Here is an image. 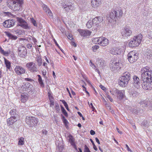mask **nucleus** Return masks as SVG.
Segmentation results:
<instances>
[{
    "label": "nucleus",
    "instance_id": "f257e3e1",
    "mask_svg": "<svg viewBox=\"0 0 152 152\" xmlns=\"http://www.w3.org/2000/svg\"><path fill=\"white\" fill-rule=\"evenodd\" d=\"M141 81L143 82L142 84V88L145 90L152 89V70H150L148 67L142 68L141 71Z\"/></svg>",
    "mask_w": 152,
    "mask_h": 152
},
{
    "label": "nucleus",
    "instance_id": "f03ea898",
    "mask_svg": "<svg viewBox=\"0 0 152 152\" xmlns=\"http://www.w3.org/2000/svg\"><path fill=\"white\" fill-rule=\"evenodd\" d=\"M11 9L14 11H18L22 8L24 3L23 0H10Z\"/></svg>",
    "mask_w": 152,
    "mask_h": 152
},
{
    "label": "nucleus",
    "instance_id": "7ed1b4c3",
    "mask_svg": "<svg viewBox=\"0 0 152 152\" xmlns=\"http://www.w3.org/2000/svg\"><path fill=\"white\" fill-rule=\"evenodd\" d=\"M130 78V74L129 72H126L124 73L123 75L119 79V85L122 87L126 86Z\"/></svg>",
    "mask_w": 152,
    "mask_h": 152
},
{
    "label": "nucleus",
    "instance_id": "20e7f679",
    "mask_svg": "<svg viewBox=\"0 0 152 152\" xmlns=\"http://www.w3.org/2000/svg\"><path fill=\"white\" fill-rule=\"evenodd\" d=\"M142 37V35L141 34L134 36L129 43V46L131 48L138 46L141 42Z\"/></svg>",
    "mask_w": 152,
    "mask_h": 152
},
{
    "label": "nucleus",
    "instance_id": "39448f33",
    "mask_svg": "<svg viewBox=\"0 0 152 152\" xmlns=\"http://www.w3.org/2000/svg\"><path fill=\"white\" fill-rule=\"evenodd\" d=\"M123 14L122 10H113L110 14V17L112 20L116 21L118 18L121 17Z\"/></svg>",
    "mask_w": 152,
    "mask_h": 152
},
{
    "label": "nucleus",
    "instance_id": "423d86ee",
    "mask_svg": "<svg viewBox=\"0 0 152 152\" xmlns=\"http://www.w3.org/2000/svg\"><path fill=\"white\" fill-rule=\"evenodd\" d=\"M26 123L30 126L33 127L37 125L38 119L33 117L26 116Z\"/></svg>",
    "mask_w": 152,
    "mask_h": 152
},
{
    "label": "nucleus",
    "instance_id": "0eeeda50",
    "mask_svg": "<svg viewBox=\"0 0 152 152\" xmlns=\"http://www.w3.org/2000/svg\"><path fill=\"white\" fill-rule=\"evenodd\" d=\"M138 54L134 51H131L127 55L128 59L130 63L136 61L138 59Z\"/></svg>",
    "mask_w": 152,
    "mask_h": 152
},
{
    "label": "nucleus",
    "instance_id": "6e6552de",
    "mask_svg": "<svg viewBox=\"0 0 152 152\" xmlns=\"http://www.w3.org/2000/svg\"><path fill=\"white\" fill-rule=\"evenodd\" d=\"M139 104L143 107L148 108L149 110H152V101L148 99H146L143 101H140Z\"/></svg>",
    "mask_w": 152,
    "mask_h": 152
},
{
    "label": "nucleus",
    "instance_id": "1a4fd4ad",
    "mask_svg": "<svg viewBox=\"0 0 152 152\" xmlns=\"http://www.w3.org/2000/svg\"><path fill=\"white\" fill-rule=\"evenodd\" d=\"M123 66L122 63L121 61H115L112 62L110 65V68L113 71L115 70H119Z\"/></svg>",
    "mask_w": 152,
    "mask_h": 152
},
{
    "label": "nucleus",
    "instance_id": "9d476101",
    "mask_svg": "<svg viewBox=\"0 0 152 152\" xmlns=\"http://www.w3.org/2000/svg\"><path fill=\"white\" fill-rule=\"evenodd\" d=\"M16 19L17 20L19 23V24L17 26H20L26 29L30 28L28 26L27 22L24 19L19 17H17Z\"/></svg>",
    "mask_w": 152,
    "mask_h": 152
},
{
    "label": "nucleus",
    "instance_id": "9b49d317",
    "mask_svg": "<svg viewBox=\"0 0 152 152\" xmlns=\"http://www.w3.org/2000/svg\"><path fill=\"white\" fill-rule=\"evenodd\" d=\"M28 70L32 72H36L38 71L35 64L33 62L28 63L26 65Z\"/></svg>",
    "mask_w": 152,
    "mask_h": 152
},
{
    "label": "nucleus",
    "instance_id": "f8f14e48",
    "mask_svg": "<svg viewBox=\"0 0 152 152\" xmlns=\"http://www.w3.org/2000/svg\"><path fill=\"white\" fill-rule=\"evenodd\" d=\"M18 51L20 57L25 58L27 55V50L24 47L21 46L18 47Z\"/></svg>",
    "mask_w": 152,
    "mask_h": 152
},
{
    "label": "nucleus",
    "instance_id": "ddd939ff",
    "mask_svg": "<svg viewBox=\"0 0 152 152\" xmlns=\"http://www.w3.org/2000/svg\"><path fill=\"white\" fill-rule=\"evenodd\" d=\"M114 93L116 95L118 99L121 100L124 98L125 96V92L124 90L116 89L114 91Z\"/></svg>",
    "mask_w": 152,
    "mask_h": 152
},
{
    "label": "nucleus",
    "instance_id": "4468645a",
    "mask_svg": "<svg viewBox=\"0 0 152 152\" xmlns=\"http://www.w3.org/2000/svg\"><path fill=\"white\" fill-rule=\"evenodd\" d=\"M15 23L14 20H5L3 23V25L5 28H9L14 26Z\"/></svg>",
    "mask_w": 152,
    "mask_h": 152
},
{
    "label": "nucleus",
    "instance_id": "2eb2a0df",
    "mask_svg": "<svg viewBox=\"0 0 152 152\" xmlns=\"http://www.w3.org/2000/svg\"><path fill=\"white\" fill-rule=\"evenodd\" d=\"M33 86L30 83H25L23 84V85L21 87L23 91H27L28 92H32V88Z\"/></svg>",
    "mask_w": 152,
    "mask_h": 152
},
{
    "label": "nucleus",
    "instance_id": "dca6fc26",
    "mask_svg": "<svg viewBox=\"0 0 152 152\" xmlns=\"http://www.w3.org/2000/svg\"><path fill=\"white\" fill-rule=\"evenodd\" d=\"M132 31L131 28L128 27H126L121 32V34L123 37H128L130 36L132 34Z\"/></svg>",
    "mask_w": 152,
    "mask_h": 152
},
{
    "label": "nucleus",
    "instance_id": "f3484780",
    "mask_svg": "<svg viewBox=\"0 0 152 152\" xmlns=\"http://www.w3.org/2000/svg\"><path fill=\"white\" fill-rule=\"evenodd\" d=\"M14 70L16 74L18 75H20L22 74H24L26 72L25 69L20 66H16Z\"/></svg>",
    "mask_w": 152,
    "mask_h": 152
},
{
    "label": "nucleus",
    "instance_id": "a211bd4d",
    "mask_svg": "<svg viewBox=\"0 0 152 152\" xmlns=\"http://www.w3.org/2000/svg\"><path fill=\"white\" fill-rule=\"evenodd\" d=\"M134 80L133 84L135 88L138 89L140 88V82L139 78L136 76H134L133 77Z\"/></svg>",
    "mask_w": 152,
    "mask_h": 152
},
{
    "label": "nucleus",
    "instance_id": "6ab92c4d",
    "mask_svg": "<svg viewBox=\"0 0 152 152\" xmlns=\"http://www.w3.org/2000/svg\"><path fill=\"white\" fill-rule=\"evenodd\" d=\"M121 50L118 47H113L110 50V52L111 54L113 55H118L121 53Z\"/></svg>",
    "mask_w": 152,
    "mask_h": 152
},
{
    "label": "nucleus",
    "instance_id": "aec40b11",
    "mask_svg": "<svg viewBox=\"0 0 152 152\" xmlns=\"http://www.w3.org/2000/svg\"><path fill=\"white\" fill-rule=\"evenodd\" d=\"M100 45L102 46H107L108 44V40L107 38L103 37H100Z\"/></svg>",
    "mask_w": 152,
    "mask_h": 152
},
{
    "label": "nucleus",
    "instance_id": "412c9836",
    "mask_svg": "<svg viewBox=\"0 0 152 152\" xmlns=\"http://www.w3.org/2000/svg\"><path fill=\"white\" fill-rule=\"evenodd\" d=\"M92 20L94 25H96L102 22L103 20V18L102 16H97L94 18Z\"/></svg>",
    "mask_w": 152,
    "mask_h": 152
},
{
    "label": "nucleus",
    "instance_id": "4be33fe9",
    "mask_svg": "<svg viewBox=\"0 0 152 152\" xmlns=\"http://www.w3.org/2000/svg\"><path fill=\"white\" fill-rule=\"evenodd\" d=\"M17 121V119L15 118H13L10 117L7 120V124L8 126L12 127L13 126L15 122Z\"/></svg>",
    "mask_w": 152,
    "mask_h": 152
},
{
    "label": "nucleus",
    "instance_id": "5701e85b",
    "mask_svg": "<svg viewBox=\"0 0 152 152\" xmlns=\"http://www.w3.org/2000/svg\"><path fill=\"white\" fill-rule=\"evenodd\" d=\"M96 64L99 67H103L105 66V61L102 58H98L96 59Z\"/></svg>",
    "mask_w": 152,
    "mask_h": 152
},
{
    "label": "nucleus",
    "instance_id": "b1692460",
    "mask_svg": "<svg viewBox=\"0 0 152 152\" xmlns=\"http://www.w3.org/2000/svg\"><path fill=\"white\" fill-rule=\"evenodd\" d=\"M78 32L81 36L83 37L87 36L91 34V32L89 31L83 29H78Z\"/></svg>",
    "mask_w": 152,
    "mask_h": 152
},
{
    "label": "nucleus",
    "instance_id": "393cba45",
    "mask_svg": "<svg viewBox=\"0 0 152 152\" xmlns=\"http://www.w3.org/2000/svg\"><path fill=\"white\" fill-rule=\"evenodd\" d=\"M10 113L11 116L10 117L14 118H15L17 119V117L18 115V112L16 109H13L11 110L10 112Z\"/></svg>",
    "mask_w": 152,
    "mask_h": 152
},
{
    "label": "nucleus",
    "instance_id": "a878e982",
    "mask_svg": "<svg viewBox=\"0 0 152 152\" xmlns=\"http://www.w3.org/2000/svg\"><path fill=\"white\" fill-rule=\"evenodd\" d=\"M28 96L26 93H22L21 94L20 100L22 102L24 103L28 99Z\"/></svg>",
    "mask_w": 152,
    "mask_h": 152
},
{
    "label": "nucleus",
    "instance_id": "bb28decb",
    "mask_svg": "<svg viewBox=\"0 0 152 152\" xmlns=\"http://www.w3.org/2000/svg\"><path fill=\"white\" fill-rule=\"evenodd\" d=\"M42 7L45 12L47 13L48 15L50 16H52V13L51 11L46 5L45 4H43L42 5Z\"/></svg>",
    "mask_w": 152,
    "mask_h": 152
},
{
    "label": "nucleus",
    "instance_id": "cd10ccee",
    "mask_svg": "<svg viewBox=\"0 0 152 152\" xmlns=\"http://www.w3.org/2000/svg\"><path fill=\"white\" fill-rule=\"evenodd\" d=\"M101 0H91V2L92 6L94 7H97L100 4Z\"/></svg>",
    "mask_w": 152,
    "mask_h": 152
},
{
    "label": "nucleus",
    "instance_id": "c85d7f7f",
    "mask_svg": "<svg viewBox=\"0 0 152 152\" xmlns=\"http://www.w3.org/2000/svg\"><path fill=\"white\" fill-rule=\"evenodd\" d=\"M10 52L11 50H8L7 51H4L0 46V53L4 56H8L10 53Z\"/></svg>",
    "mask_w": 152,
    "mask_h": 152
},
{
    "label": "nucleus",
    "instance_id": "c756f323",
    "mask_svg": "<svg viewBox=\"0 0 152 152\" xmlns=\"http://www.w3.org/2000/svg\"><path fill=\"white\" fill-rule=\"evenodd\" d=\"M6 35L10 39L15 40L17 38V37L15 36L12 35V34L8 32H5Z\"/></svg>",
    "mask_w": 152,
    "mask_h": 152
},
{
    "label": "nucleus",
    "instance_id": "7c9ffc66",
    "mask_svg": "<svg viewBox=\"0 0 152 152\" xmlns=\"http://www.w3.org/2000/svg\"><path fill=\"white\" fill-rule=\"evenodd\" d=\"M37 76L38 77V81L41 86L42 88L44 87V84L41 76L39 75H37Z\"/></svg>",
    "mask_w": 152,
    "mask_h": 152
},
{
    "label": "nucleus",
    "instance_id": "2f4dec72",
    "mask_svg": "<svg viewBox=\"0 0 152 152\" xmlns=\"http://www.w3.org/2000/svg\"><path fill=\"white\" fill-rule=\"evenodd\" d=\"M4 62L7 68L10 69L11 67V63L8 60L4 58Z\"/></svg>",
    "mask_w": 152,
    "mask_h": 152
},
{
    "label": "nucleus",
    "instance_id": "473e14b6",
    "mask_svg": "<svg viewBox=\"0 0 152 152\" xmlns=\"http://www.w3.org/2000/svg\"><path fill=\"white\" fill-rule=\"evenodd\" d=\"M99 40L100 37L98 38H92V41L93 43L96 44H98L100 45V41H99Z\"/></svg>",
    "mask_w": 152,
    "mask_h": 152
},
{
    "label": "nucleus",
    "instance_id": "72a5a7b5",
    "mask_svg": "<svg viewBox=\"0 0 152 152\" xmlns=\"http://www.w3.org/2000/svg\"><path fill=\"white\" fill-rule=\"evenodd\" d=\"M93 25H95L92 20H90L88 21L86 24L87 27L88 28H90L92 27Z\"/></svg>",
    "mask_w": 152,
    "mask_h": 152
},
{
    "label": "nucleus",
    "instance_id": "f704fd0d",
    "mask_svg": "<svg viewBox=\"0 0 152 152\" xmlns=\"http://www.w3.org/2000/svg\"><path fill=\"white\" fill-rule=\"evenodd\" d=\"M69 141L71 145H72L73 144L75 143L74 142V139L72 135H70L69 136Z\"/></svg>",
    "mask_w": 152,
    "mask_h": 152
},
{
    "label": "nucleus",
    "instance_id": "c9c22d12",
    "mask_svg": "<svg viewBox=\"0 0 152 152\" xmlns=\"http://www.w3.org/2000/svg\"><path fill=\"white\" fill-rule=\"evenodd\" d=\"M146 55L148 56V58H150L152 57V51L147 50L146 53Z\"/></svg>",
    "mask_w": 152,
    "mask_h": 152
},
{
    "label": "nucleus",
    "instance_id": "e433bc0d",
    "mask_svg": "<svg viewBox=\"0 0 152 152\" xmlns=\"http://www.w3.org/2000/svg\"><path fill=\"white\" fill-rule=\"evenodd\" d=\"M63 7H64V9H65V10H66L67 7H68L70 10H72L73 8V6H72L71 2H70V5H66V4H65L64 6H63Z\"/></svg>",
    "mask_w": 152,
    "mask_h": 152
},
{
    "label": "nucleus",
    "instance_id": "4c0bfd02",
    "mask_svg": "<svg viewBox=\"0 0 152 152\" xmlns=\"http://www.w3.org/2000/svg\"><path fill=\"white\" fill-rule=\"evenodd\" d=\"M61 110L63 113L66 117H67L68 116V113L66 112V110L62 105H61Z\"/></svg>",
    "mask_w": 152,
    "mask_h": 152
},
{
    "label": "nucleus",
    "instance_id": "58836bf2",
    "mask_svg": "<svg viewBox=\"0 0 152 152\" xmlns=\"http://www.w3.org/2000/svg\"><path fill=\"white\" fill-rule=\"evenodd\" d=\"M142 110H139L137 109L134 108L133 109V112L135 114H140L142 113Z\"/></svg>",
    "mask_w": 152,
    "mask_h": 152
},
{
    "label": "nucleus",
    "instance_id": "ea45409f",
    "mask_svg": "<svg viewBox=\"0 0 152 152\" xmlns=\"http://www.w3.org/2000/svg\"><path fill=\"white\" fill-rule=\"evenodd\" d=\"M24 144V139L23 138L21 137L19 139L18 142V145H22Z\"/></svg>",
    "mask_w": 152,
    "mask_h": 152
},
{
    "label": "nucleus",
    "instance_id": "a19ab883",
    "mask_svg": "<svg viewBox=\"0 0 152 152\" xmlns=\"http://www.w3.org/2000/svg\"><path fill=\"white\" fill-rule=\"evenodd\" d=\"M55 108L56 112L57 113H59L60 111V109L59 104L58 103L56 102L55 103Z\"/></svg>",
    "mask_w": 152,
    "mask_h": 152
},
{
    "label": "nucleus",
    "instance_id": "79ce46f5",
    "mask_svg": "<svg viewBox=\"0 0 152 152\" xmlns=\"http://www.w3.org/2000/svg\"><path fill=\"white\" fill-rule=\"evenodd\" d=\"M130 94L133 97H135L138 95V93L136 91H133L130 92Z\"/></svg>",
    "mask_w": 152,
    "mask_h": 152
},
{
    "label": "nucleus",
    "instance_id": "37998d69",
    "mask_svg": "<svg viewBox=\"0 0 152 152\" xmlns=\"http://www.w3.org/2000/svg\"><path fill=\"white\" fill-rule=\"evenodd\" d=\"M42 60L41 58H38L37 59V63L38 65L40 66H41L42 64Z\"/></svg>",
    "mask_w": 152,
    "mask_h": 152
},
{
    "label": "nucleus",
    "instance_id": "c03bdc74",
    "mask_svg": "<svg viewBox=\"0 0 152 152\" xmlns=\"http://www.w3.org/2000/svg\"><path fill=\"white\" fill-rule=\"evenodd\" d=\"M31 23L33 24L34 26L36 27L37 26L36 21L33 18H31Z\"/></svg>",
    "mask_w": 152,
    "mask_h": 152
},
{
    "label": "nucleus",
    "instance_id": "a18cd8bd",
    "mask_svg": "<svg viewBox=\"0 0 152 152\" xmlns=\"http://www.w3.org/2000/svg\"><path fill=\"white\" fill-rule=\"evenodd\" d=\"M99 48V46L98 45H95L94 46L92 47V48L93 49V51L94 52H96V50Z\"/></svg>",
    "mask_w": 152,
    "mask_h": 152
},
{
    "label": "nucleus",
    "instance_id": "49530a36",
    "mask_svg": "<svg viewBox=\"0 0 152 152\" xmlns=\"http://www.w3.org/2000/svg\"><path fill=\"white\" fill-rule=\"evenodd\" d=\"M64 150V148L62 146H60L58 148V152H62Z\"/></svg>",
    "mask_w": 152,
    "mask_h": 152
},
{
    "label": "nucleus",
    "instance_id": "de8ad7c7",
    "mask_svg": "<svg viewBox=\"0 0 152 152\" xmlns=\"http://www.w3.org/2000/svg\"><path fill=\"white\" fill-rule=\"evenodd\" d=\"M84 152H91L89 148L86 145L85 146Z\"/></svg>",
    "mask_w": 152,
    "mask_h": 152
},
{
    "label": "nucleus",
    "instance_id": "09e8293b",
    "mask_svg": "<svg viewBox=\"0 0 152 152\" xmlns=\"http://www.w3.org/2000/svg\"><path fill=\"white\" fill-rule=\"evenodd\" d=\"M106 96L110 100L111 102H112L113 101V99L108 94H106Z\"/></svg>",
    "mask_w": 152,
    "mask_h": 152
},
{
    "label": "nucleus",
    "instance_id": "8fccbe9b",
    "mask_svg": "<svg viewBox=\"0 0 152 152\" xmlns=\"http://www.w3.org/2000/svg\"><path fill=\"white\" fill-rule=\"evenodd\" d=\"M54 42L56 45L60 49V50L61 51H62V50L61 48L60 47L59 45L57 43L56 41V40L55 39H54Z\"/></svg>",
    "mask_w": 152,
    "mask_h": 152
},
{
    "label": "nucleus",
    "instance_id": "3c124183",
    "mask_svg": "<svg viewBox=\"0 0 152 152\" xmlns=\"http://www.w3.org/2000/svg\"><path fill=\"white\" fill-rule=\"evenodd\" d=\"M90 66H93L94 68V69H95V68H96V66L94 65V64L93 63H92L91 61V60L90 61Z\"/></svg>",
    "mask_w": 152,
    "mask_h": 152
},
{
    "label": "nucleus",
    "instance_id": "603ef678",
    "mask_svg": "<svg viewBox=\"0 0 152 152\" xmlns=\"http://www.w3.org/2000/svg\"><path fill=\"white\" fill-rule=\"evenodd\" d=\"M25 79L26 81L30 82H32L34 81L33 79L28 78H26Z\"/></svg>",
    "mask_w": 152,
    "mask_h": 152
},
{
    "label": "nucleus",
    "instance_id": "864d4df0",
    "mask_svg": "<svg viewBox=\"0 0 152 152\" xmlns=\"http://www.w3.org/2000/svg\"><path fill=\"white\" fill-rule=\"evenodd\" d=\"M64 104V106L67 105V103L64 100H60Z\"/></svg>",
    "mask_w": 152,
    "mask_h": 152
},
{
    "label": "nucleus",
    "instance_id": "5fc2aeb1",
    "mask_svg": "<svg viewBox=\"0 0 152 152\" xmlns=\"http://www.w3.org/2000/svg\"><path fill=\"white\" fill-rule=\"evenodd\" d=\"M32 47V45L31 44H28L27 45V47L28 49H30Z\"/></svg>",
    "mask_w": 152,
    "mask_h": 152
},
{
    "label": "nucleus",
    "instance_id": "6e6d98bb",
    "mask_svg": "<svg viewBox=\"0 0 152 152\" xmlns=\"http://www.w3.org/2000/svg\"><path fill=\"white\" fill-rule=\"evenodd\" d=\"M126 146L127 148V149L128 151H130V152H132V151L131 149L129 148V146L127 144H126Z\"/></svg>",
    "mask_w": 152,
    "mask_h": 152
},
{
    "label": "nucleus",
    "instance_id": "4d7b16f0",
    "mask_svg": "<svg viewBox=\"0 0 152 152\" xmlns=\"http://www.w3.org/2000/svg\"><path fill=\"white\" fill-rule=\"evenodd\" d=\"M90 133L91 135H94L95 134V132L94 130H91L90 131Z\"/></svg>",
    "mask_w": 152,
    "mask_h": 152
},
{
    "label": "nucleus",
    "instance_id": "13d9d810",
    "mask_svg": "<svg viewBox=\"0 0 152 152\" xmlns=\"http://www.w3.org/2000/svg\"><path fill=\"white\" fill-rule=\"evenodd\" d=\"M147 151L148 152H152V149L151 147H148L147 148Z\"/></svg>",
    "mask_w": 152,
    "mask_h": 152
},
{
    "label": "nucleus",
    "instance_id": "bf43d9fd",
    "mask_svg": "<svg viewBox=\"0 0 152 152\" xmlns=\"http://www.w3.org/2000/svg\"><path fill=\"white\" fill-rule=\"evenodd\" d=\"M146 121H144L143 122H142V125H143L144 126H147L146 124L145 123H146Z\"/></svg>",
    "mask_w": 152,
    "mask_h": 152
},
{
    "label": "nucleus",
    "instance_id": "052dcab7",
    "mask_svg": "<svg viewBox=\"0 0 152 152\" xmlns=\"http://www.w3.org/2000/svg\"><path fill=\"white\" fill-rule=\"evenodd\" d=\"M73 147V148L77 151V146L76 145H75V143L73 144V145H72Z\"/></svg>",
    "mask_w": 152,
    "mask_h": 152
},
{
    "label": "nucleus",
    "instance_id": "680f3d73",
    "mask_svg": "<svg viewBox=\"0 0 152 152\" xmlns=\"http://www.w3.org/2000/svg\"><path fill=\"white\" fill-rule=\"evenodd\" d=\"M63 122L65 125H67L68 123V121L66 119L63 120Z\"/></svg>",
    "mask_w": 152,
    "mask_h": 152
},
{
    "label": "nucleus",
    "instance_id": "e2e57ef3",
    "mask_svg": "<svg viewBox=\"0 0 152 152\" xmlns=\"http://www.w3.org/2000/svg\"><path fill=\"white\" fill-rule=\"evenodd\" d=\"M71 44L72 45L74 46L75 47H76L77 46L76 44L74 42H72Z\"/></svg>",
    "mask_w": 152,
    "mask_h": 152
},
{
    "label": "nucleus",
    "instance_id": "0e129e2a",
    "mask_svg": "<svg viewBox=\"0 0 152 152\" xmlns=\"http://www.w3.org/2000/svg\"><path fill=\"white\" fill-rule=\"evenodd\" d=\"M99 87L103 90H104L105 89V87L102 85H100Z\"/></svg>",
    "mask_w": 152,
    "mask_h": 152
},
{
    "label": "nucleus",
    "instance_id": "69168bd1",
    "mask_svg": "<svg viewBox=\"0 0 152 152\" xmlns=\"http://www.w3.org/2000/svg\"><path fill=\"white\" fill-rule=\"evenodd\" d=\"M70 40H72L73 39V38L72 37V35H71L69 34L68 35L67 37Z\"/></svg>",
    "mask_w": 152,
    "mask_h": 152
},
{
    "label": "nucleus",
    "instance_id": "338daca9",
    "mask_svg": "<svg viewBox=\"0 0 152 152\" xmlns=\"http://www.w3.org/2000/svg\"><path fill=\"white\" fill-rule=\"evenodd\" d=\"M95 140H96V141L97 142V143L99 144H100V142L99 141V140L98 139L97 137H96L95 138Z\"/></svg>",
    "mask_w": 152,
    "mask_h": 152
},
{
    "label": "nucleus",
    "instance_id": "774afa93",
    "mask_svg": "<svg viewBox=\"0 0 152 152\" xmlns=\"http://www.w3.org/2000/svg\"><path fill=\"white\" fill-rule=\"evenodd\" d=\"M116 130L120 134H122V132L121 131H120L119 129L118 128H116Z\"/></svg>",
    "mask_w": 152,
    "mask_h": 152
}]
</instances>
